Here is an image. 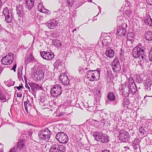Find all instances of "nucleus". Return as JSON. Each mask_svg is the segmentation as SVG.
I'll use <instances>...</instances> for the list:
<instances>
[{
  "label": "nucleus",
  "mask_w": 152,
  "mask_h": 152,
  "mask_svg": "<svg viewBox=\"0 0 152 152\" xmlns=\"http://www.w3.org/2000/svg\"><path fill=\"white\" fill-rule=\"evenodd\" d=\"M119 90L120 94L122 96L126 97L130 95L131 97L137 92L130 87L126 83H121L120 85Z\"/></svg>",
  "instance_id": "1"
},
{
  "label": "nucleus",
  "mask_w": 152,
  "mask_h": 152,
  "mask_svg": "<svg viewBox=\"0 0 152 152\" xmlns=\"http://www.w3.org/2000/svg\"><path fill=\"white\" fill-rule=\"evenodd\" d=\"M145 48L141 44H139L137 46L134 47L132 50V55L135 58H139L143 60L144 57V55Z\"/></svg>",
  "instance_id": "2"
},
{
  "label": "nucleus",
  "mask_w": 152,
  "mask_h": 152,
  "mask_svg": "<svg viewBox=\"0 0 152 152\" xmlns=\"http://www.w3.org/2000/svg\"><path fill=\"white\" fill-rule=\"evenodd\" d=\"M51 134V131H50L47 128L40 130L38 133L39 139L46 141L49 140Z\"/></svg>",
  "instance_id": "3"
},
{
  "label": "nucleus",
  "mask_w": 152,
  "mask_h": 152,
  "mask_svg": "<svg viewBox=\"0 0 152 152\" xmlns=\"http://www.w3.org/2000/svg\"><path fill=\"white\" fill-rule=\"evenodd\" d=\"M100 70L99 68L96 70H89L87 72L88 78L91 81L98 80L100 77Z\"/></svg>",
  "instance_id": "4"
},
{
  "label": "nucleus",
  "mask_w": 152,
  "mask_h": 152,
  "mask_svg": "<svg viewBox=\"0 0 152 152\" xmlns=\"http://www.w3.org/2000/svg\"><path fill=\"white\" fill-rule=\"evenodd\" d=\"M93 136L97 141L103 143H106L109 142V137L106 133H99L95 132L93 134Z\"/></svg>",
  "instance_id": "5"
},
{
  "label": "nucleus",
  "mask_w": 152,
  "mask_h": 152,
  "mask_svg": "<svg viewBox=\"0 0 152 152\" xmlns=\"http://www.w3.org/2000/svg\"><path fill=\"white\" fill-rule=\"evenodd\" d=\"M62 88L60 85L56 84L52 86L50 93L52 97H57L62 93Z\"/></svg>",
  "instance_id": "6"
},
{
  "label": "nucleus",
  "mask_w": 152,
  "mask_h": 152,
  "mask_svg": "<svg viewBox=\"0 0 152 152\" xmlns=\"http://www.w3.org/2000/svg\"><path fill=\"white\" fill-rule=\"evenodd\" d=\"M2 14L5 18V20L7 23H11L14 19L13 13L12 10L8 7H5L2 11Z\"/></svg>",
  "instance_id": "7"
},
{
  "label": "nucleus",
  "mask_w": 152,
  "mask_h": 152,
  "mask_svg": "<svg viewBox=\"0 0 152 152\" xmlns=\"http://www.w3.org/2000/svg\"><path fill=\"white\" fill-rule=\"evenodd\" d=\"M112 69L115 74L119 73L121 69V65L118 59L115 57L112 63Z\"/></svg>",
  "instance_id": "8"
},
{
  "label": "nucleus",
  "mask_w": 152,
  "mask_h": 152,
  "mask_svg": "<svg viewBox=\"0 0 152 152\" xmlns=\"http://www.w3.org/2000/svg\"><path fill=\"white\" fill-rule=\"evenodd\" d=\"M57 140L61 143H66L68 140L67 135L63 132H59L57 134L56 136Z\"/></svg>",
  "instance_id": "9"
},
{
  "label": "nucleus",
  "mask_w": 152,
  "mask_h": 152,
  "mask_svg": "<svg viewBox=\"0 0 152 152\" xmlns=\"http://www.w3.org/2000/svg\"><path fill=\"white\" fill-rule=\"evenodd\" d=\"M14 59V55L11 53L4 56L1 60V63L4 65L11 64Z\"/></svg>",
  "instance_id": "10"
},
{
  "label": "nucleus",
  "mask_w": 152,
  "mask_h": 152,
  "mask_svg": "<svg viewBox=\"0 0 152 152\" xmlns=\"http://www.w3.org/2000/svg\"><path fill=\"white\" fill-rule=\"evenodd\" d=\"M127 27V24L124 23H123V25H121L117 29V35L121 37H123L125 36L126 30V28Z\"/></svg>",
  "instance_id": "11"
},
{
  "label": "nucleus",
  "mask_w": 152,
  "mask_h": 152,
  "mask_svg": "<svg viewBox=\"0 0 152 152\" xmlns=\"http://www.w3.org/2000/svg\"><path fill=\"white\" fill-rule=\"evenodd\" d=\"M119 139L123 142H127L129 140L130 135L126 131L121 130L119 134Z\"/></svg>",
  "instance_id": "12"
},
{
  "label": "nucleus",
  "mask_w": 152,
  "mask_h": 152,
  "mask_svg": "<svg viewBox=\"0 0 152 152\" xmlns=\"http://www.w3.org/2000/svg\"><path fill=\"white\" fill-rule=\"evenodd\" d=\"M25 148V145L23 142L19 141L17 145V147L15 149V148H12L9 152H23V149Z\"/></svg>",
  "instance_id": "13"
},
{
  "label": "nucleus",
  "mask_w": 152,
  "mask_h": 152,
  "mask_svg": "<svg viewBox=\"0 0 152 152\" xmlns=\"http://www.w3.org/2000/svg\"><path fill=\"white\" fill-rule=\"evenodd\" d=\"M24 104L25 110L27 113H28V109H31L34 105L33 98L30 97L29 99H27L26 101L24 102Z\"/></svg>",
  "instance_id": "14"
},
{
  "label": "nucleus",
  "mask_w": 152,
  "mask_h": 152,
  "mask_svg": "<svg viewBox=\"0 0 152 152\" xmlns=\"http://www.w3.org/2000/svg\"><path fill=\"white\" fill-rule=\"evenodd\" d=\"M58 22L56 20L53 19L48 21L46 23V26L50 29H54L58 25Z\"/></svg>",
  "instance_id": "15"
},
{
  "label": "nucleus",
  "mask_w": 152,
  "mask_h": 152,
  "mask_svg": "<svg viewBox=\"0 0 152 152\" xmlns=\"http://www.w3.org/2000/svg\"><path fill=\"white\" fill-rule=\"evenodd\" d=\"M40 55L43 59L47 60H51L54 57V55L52 53L47 52L43 51L41 52Z\"/></svg>",
  "instance_id": "16"
},
{
  "label": "nucleus",
  "mask_w": 152,
  "mask_h": 152,
  "mask_svg": "<svg viewBox=\"0 0 152 152\" xmlns=\"http://www.w3.org/2000/svg\"><path fill=\"white\" fill-rule=\"evenodd\" d=\"M114 79V76L112 72L110 70H107L106 74L104 77V80L107 83L113 82Z\"/></svg>",
  "instance_id": "17"
},
{
  "label": "nucleus",
  "mask_w": 152,
  "mask_h": 152,
  "mask_svg": "<svg viewBox=\"0 0 152 152\" xmlns=\"http://www.w3.org/2000/svg\"><path fill=\"white\" fill-rule=\"evenodd\" d=\"M44 77V72L42 70L39 69L36 72L34 75V78L36 81H38L43 79Z\"/></svg>",
  "instance_id": "18"
},
{
  "label": "nucleus",
  "mask_w": 152,
  "mask_h": 152,
  "mask_svg": "<svg viewBox=\"0 0 152 152\" xmlns=\"http://www.w3.org/2000/svg\"><path fill=\"white\" fill-rule=\"evenodd\" d=\"M124 83H127L130 87L133 88L134 90L137 91V87L132 77H129L128 78V82L126 81Z\"/></svg>",
  "instance_id": "19"
},
{
  "label": "nucleus",
  "mask_w": 152,
  "mask_h": 152,
  "mask_svg": "<svg viewBox=\"0 0 152 152\" xmlns=\"http://www.w3.org/2000/svg\"><path fill=\"white\" fill-rule=\"evenodd\" d=\"M17 13L20 17H22L25 15V12L23 11V7L20 4L16 6Z\"/></svg>",
  "instance_id": "20"
},
{
  "label": "nucleus",
  "mask_w": 152,
  "mask_h": 152,
  "mask_svg": "<svg viewBox=\"0 0 152 152\" xmlns=\"http://www.w3.org/2000/svg\"><path fill=\"white\" fill-rule=\"evenodd\" d=\"M28 84L31 89L34 92L37 90H41L42 89L41 86H39L38 84H35L32 82H29Z\"/></svg>",
  "instance_id": "21"
},
{
  "label": "nucleus",
  "mask_w": 152,
  "mask_h": 152,
  "mask_svg": "<svg viewBox=\"0 0 152 152\" xmlns=\"http://www.w3.org/2000/svg\"><path fill=\"white\" fill-rule=\"evenodd\" d=\"M59 78L60 80L63 85L66 86L69 84V80L66 75H61Z\"/></svg>",
  "instance_id": "22"
},
{
  "label": "nucleus",
  "mask_w": 152,
  "mask_h": 152,
  "mask_svg": "<svg viewBox=\"0 0 152 152\" xmlns=\"http://www.w3.org/2000/svg\"><path fill=\"white\" fill-rule=\"evenodd\" d=\"M35 0H26L25 2L26 7L27 8L28 10H31L34 5Z\"/></svg>",
  "instance_id": "23"
},
{
  "label": "nucleus",
  "mask_w": 152,
  "mask_h": 152,
  "mask_svg": "<svg viewBox=\"0 0 152 152\" xmlns=\"http://www.w3.org/2000/svg\"><path fill=\"white\" fill-rule=\"evenodd\" d=\"M122 105L124 109L126 110L127 109L131 108V104L128 99H124Z\"/></svg>",
  "instance_id": "24"
},
{
  "label": "nucleus",
  "mask_w": 152,
  "mask_h": 152,
  "mask_svg": "<svg viewBox=\"0 0 152 152\" xmlns=\"http://www.w3.org/2000/svg\"><path fill=\"white\" fill-rule=\"evenodd\" d=\"M144 84L145 91H150L151 86L152 84V82L151 80L148 79H147Z\"/></svg>",
  "instance_id": "25"
},
{
  "label": "nucleus",
  "mask_w": 152,
  "mask_h": 152,
  "mask_svg": "<svg viewBox=\"0 0 152 152\" xmlns=\"http://www.w3.org/2000/svg\"><path fill=\"white\" fill-rule=\"evenodd\" d=\"M140 140L137 138H136L134 140L132 141V145L134 149L136 150L140 147Z\"/></svg>",
  "instance_id": "26"
},
{
  "label": "nucleus",
  "mask_w": 152,
  "mask_h": 152,
  "mask_svg": "<svg viewBox=\"0 0 152 152\" xmlns=\"http://www.w3.org/2000/svg\"><path fill=\"white\" fill-rule=\"evenodd\" d=\"M64 12L63 8L62 7H61L57 11H53V15L55 16L57 18H60L62 16V14Z\"/></svg>",
  "instance_id": "27"
},
{
  "label": "nucleus",
  "mask_w": 152,
  "mask_h": 152,
  "mask_svg": "<svg viewBox=\"0 0 152 152\" xmlns=\"http://www.w3.org/2000/svg\"><path fill=\"white\" fill-rule=\"evenodd\" d=\"M37 62L36 60L35 59L32 55L31 54L29 57L26 58L25 60V64H27L31 62L35 63Z\"/></svg>",
  "instance_id": "28"
},
{
  "label": "nucleus",
  "mask_w": 152,
  "mask_h": 152,
  "mask_svg": "<svg viewBox=\"0 0 152 152\" xmlns=\"http://www.w3.org/2000/svg\"><path fill=\"white\" fill-rule=\"evenodd\" d=\"M145 39L147 40H152V32L151 31H147L144 34Z\"/></svg>",
  "instance_id": "29"
},
{
  "label": "nucleus",
  "mask_w": 152,
  "mask_h": 152,
  "mask_svg": "<svg viewBox=\"0 0 152 152\" xmlns=\"http://www.w3.org/2000/svg\"><path fill=\"white\" fill-rule=\"evenodd\" d=\"M105 54L107 57L112 58L114 56L115 52L113 50L107 49L105 51Z\"/></svg>",
  "instance_id": "30"
},
{
  "label": "nucleus",
  "mask_w": 152,
  "mask_h": 152,
  "mask_svg": "<svg viewBox=\"0 0 152 152\" xmlns=\"http://www.w3.org/2000/svg\"><path fill=\"white\" fill-rule=\"evenodd\" d=\"M58 144H54L51 147L49 152H59L58 151Z\"/></svg>",
  "instance_id": "31"
},
{
  "label": "nucleus",
  "mask_w": 152,
  "mask_h": 152,
  "mask_svg": "<svg viewBox=\"0 0 152 152\" xmlns=\"http://www.w3.org/2000/svg\"><path fill=\"white\" fill-rule=\"evenodd\" d=\"M101 93L99 91H98V93L96 94L94 96L95 100L94 101V103H99L100 101L101 98Z\"/></svg>",
  "instance_id": "32"
},
{
  "label": "nucleus",
  "mask_w": 152,
  "mask_h": 152,
  "mask_svg": "<svg viewBox=\"0 0 152 152\" xmlns=\"http://www.w3.org/2000/svg\"><path fill=\"white\" fill-rule=\"evenodd\" d=\"M144 23L150 26H152V19L151 17L149 16L146 18L144 21Z\"/></svg>",
  "instance_id": "33"
},
{
  "label": "nucleus",
  "mask_w": 152,
  "mask_h": 152,
  "mask_svg": "<svg viewBox=\"0 0 152 152\" xmlns=\"http://www.w3.org/2000/svg\"><path fill=\"white\" fill-rule=\"evenodd\" d=\"M107 98L110 101H114L115 99V94L113 92H110L108 94Z\"/></svg>",
  "instance_id": "34"
},
{
  "label": "nucleus",
  "mask_w": 152,
  "mask_h": 152,
  "mask_svg": "<svg viewBox=\"0 0 152 152\" xmlns=\"http://www.w3.org/2000/svg\"><path fill=\"white\" fill-rule=\"evenodd\" d=\"M136 82L138 83L143 82V79L140 75H137L136 76Z\"/></svg>",
  "instance_id": "35"
},
{
  "label": "nucleus",
  "mask_w": 152,
  "mask_h": 152,
  "mask_svg": "<svg viewBox=\"0 0 152 152\" xmlns=\"http://www.w3.org/2000/svg\"><path fill=\"white\" fill-rule=\"evenodd\" d=\"M123 17L122 16H120L117 17V23H118L119 24L121 25H123V23H124L123 22L124 21L123 19Z\"/></svg>",
  "instance_id": "36"
},
{
  "label": "nucleus",
  "mask_w": 152,
  "mask_h": 152,
  "mask_svg": "<svg viewBox=\"0 0 152 152\" xmlns=\"http://www.w3.org/2000/svg\"><path fill=\"white\" fill-rule=\"evenodd\" d=\"M53 45L56 47H58L61 46V41L57 39L53 41Z\"/></svg>",
  "instance_id": "37"
},
{
  "label": "nucleus",
  "mask_w": 152,
  "mask_h": 152,
  "mask_svg": "<svg viewBox=\"0 0 152 152\" xmlns=\"http://www.w3.org/2000/svg\"><path fill=\"white\" fill-rule=\"evenodd\" d=\"M0 99L3 102L7 101L6 96L4 94L1 92H0Z\"/></svg>",
  "instance_id": "38"
},
{
  "label": "nucleus",
  "mask_w": 152,
  "mask_h": 152,
  "mask_svg": "<svg viewBox=\"0 0 152 152\" xmlns=\"http://www.w3.org/2000/svg\"><path fill=\"white\" fill-rule=\"evenodd\" d=\"M40 9L39 11L40 12L47 14H50V13L49 10L45 8L44 7H42V8Z\"/></svg>",
  "instance_id": "39"
},
{
  "label": "nucleus",
  "mask_w": 152,
  "mask_h": 152,
  "mask_svg": "<svg viewBox=\"0 0 152 152\" xmlns=\"http://www.w3.org/2000/svg\"><path fill=\"white\" fill-rule=\"evenodd\" d=\"M15 83V81H13L11 80H9L6 82L5 84L8 86L10 87L11 86H14Z\"/></svg>",
  "instance_id": "40"
},
{
  "label": "nucleus",
  "mask_w": 152,
  "mask_h": 152,
  "mask_svg": "<svg viewBox=\"0 0 152 152\" xmlns=\"http://www.w3.org/2000/svg\"><path fill=\"white\" fill-rule=\"evenodd\" d=\"M61 61L59 60H57L55 63L54 65L56 68H58V66H61Z\"/></svg>",
  "instance_id": "41"
},
{
  "label": "nucleus",
  "mask_w": 152,
  "mask_h": 152,
  "mask_svg": "<svg viewBox=\"0 0 152 152\" xmlns=\"http://www.w3.org/2000/svg\"><path fill=\"white\" fill-rule=\"evenodd\" d=\"M58 151L60 152H65L66 151V148L63 145H58Z\"/></svg>",
  "instance_id": "42"
},
{
  "label": "nucleus",
  "mask_w": 152,
  "mask_h": 152,
  "mask_svg": "<svg viewBox=\"0 0 152 152\" xmlns=\"http://www.w3.org/2000/svg\"><path fill=\"white\" fill-rule=\"evenodd\" d=\"M74 0H66L67 5L69 7H71L74 3Z\"/></svg>",
  "instance_id": "43"
},
{
  "label": "nucleus",
  "mask_w": 152,
  "mask_h": 152,
  "mask_svg": "<svg viewBox=\"0 0 152 152\" xmlns=\"http://www.w3.org/2000/svg\"><path fill=\"white\" fill-rule=\"evenodd\" d=\"M127 38L128 39H131L130 38H133L134 37V34L132 32H128L127 34Z\"/></svg>",
  "instance_id": "44"
},
{
  "label": "nucleus",
  "mask_w": 152,
  "mask_h": 152,
  "mask_svg": "<svg viewBox=\"0 0 152 152\" xmlns=\"http://www.w3.org/2000/svg\"><path fill=\"white\" fill-rule=\"evenodd\" d=\"M18 77L19 80H21L23 79L22 78V71H18Z\"/></svg>",
  "instance_id": "45"
},
{
  "label": "nucleus",
  "mask_w": 152,
  "mask_h": 152,
  "mask_svg": "<svg viewBox=\"0 0 152 152\" xmlns=\"http://www.w3.org/2000/svg\"><path fill=\"white\" fill-rule=\"evenodd\" d=\"M139 130L140 133L142 134H144L146 133V131L144 129V128L142 127H141L139 128Z\"/></svg>",
  "instance_id": "46"
},
{
  "label": "nucleus",
  "mask_w": 152,
  "mask_h": 152,
  "mask_svg": "<svg viewBox=\"0 0 152 152\" xmlns=\"http://www.w3.org/2000/svg\"><path fill=\"white\" fill-rule=\"evenodd\" d=\"M78 71L80 74H83L84 72V68L83 66H80L78 68Z\"/></svg>",
  "instance_id": "47"
},
{
  "label": "nucleus",
  "mask_w": 152,
  "mask_h": 152,
  "mask_svg": "<svg viewBox=\"0 0 152 152\" xmlns=\"http://www.w3.org/2000/svg\"><path fill=\"white\" fill-rule=\"evenodd\" d=\"M148 58L149 61H152V48L150 49L148 56Z\"/></svg>",
  "instance_id": "48"
},
{
  "label": "nucleus",
  "mask_w": 152,
  "mask_h": 152,
  "mask_svg": "<svg viewBox=\"0 0 152 152\" xmlns=\"http://www.w3.org/2000/svg\"><path fill=\"white\" fill-rule=\"evenodd\" d=\"M124 11L125 13L127 14L128 16H129L132 13V11L129 9L128 10H124Z\"/></svg>",
  "instance_id": "49"
},
{
  "label": "nucleus",
  "mask_w": 152,
  "mask_h": 152,
  "mask_svg": "<svg viewBox=\"0 0 152 152\" xmlns=\"http://www.w3.org/2000/svg\"><path fill=\"white\" fill-rule=\"evenodd\" d=\"M42 7H44V6H43L42 4V3H39L38 5V11L40 10V9H41Z\"/></svg>",
  "instance_id": "50"
},
{
  "label": "nucleus",
  "mask_w": 152,
  "mask_h": 152,
  "mask_svg": "<svg viewBox=\"0 0 152 152\" xmlns=\"http://www.w3.org/2000/svg\"><path fill=\"white\" fill-rule=\"evenodd\" d=\"M106 121V119L104 118H102V119L100 120L99 121H97L98 122H99L101 124H103V125H104Z\"/></svg>",
  "instance_id": "51"
},
{
  "label": "nucleus",
  "mask_w": 152,
  "mask_h": 152,
  "mask_svg": "<svg viewBox=\"0 0 152 152\" xmlns=\"http://www.w3.org/2000/svg\"><path fill=\"white\" fill-rule=\"evenodd\" d=\"M144 60H141L140 61H138V64L139 65H140L141 67H142L143 66V64L144 63Z\"/></svg>",
  "instance_id": "52"
},
{
  "label": "nucleus",
  "mask_w": 152,
  "mask_h": 152,
  "mask_svg": "<svg viewBox=\"0 0 152 152\" xmlns=\"http://www.w3.org/2000/svg\"><path fill=\"white\" fill-rule=\"evenodd\" d=\"M23 87V85L22 83H21V85H20L19 86H16L15 87V88H16L18 90H20L21 88Z\"/></svg>",
  "instance_id": "53"
},
{
  "label": "nucleus",
  "mask_w": 152,
  "mask_h": 152,
  "mask_svg": "<svg viewBox=\"0 0 152 152\" xmlns=\"http://www.w3.org/2000/svg\"><path fill=\"white\" fill-rule=\"evenodd\" d=\"M17 66V64H15L14 65L12 69H11V70H13L14 72H15L16 71V68Z\"/></svg>",
  "instance_id": "54"
},
{
  "label": "nucleus",
  "mask_w": 152,
  "mask_h": 152,
  "mask_svg": "<svg viewBox=\"0 0 152 152\" xmlns=\"http://www.w3.org/2000/svg\"><path fill=\"white\" fill-rule=\"evenodd\" d=\"M146 2L150 5H152V0H146Z\"/></svg>",
  "instance_id": "55"
},
{
  "label": "nucleus",
  "mask_w": 152,
  "mask_h": 152,
  "mask_svg": "<svg viewBox=\"0 0 152 152\" xmlns=\"http://www.w3.org/2000/svg\"><path fill=\"white\" fill-rule=\"evenodd\" d=\"M118 116H119L118 115H116L115 116V118H114V119L115 121H118L119 120V118H118Z\"/></svg>",
  "instance_id": "56"
},
{
  "label": "nucleus",
  "mask_w": 152,
  "mask_h": 152,
  "mask_svg": "<svg viewBox=\"0 0 152 152\" xmlns=\"http://www.w3.org/2000/svg\"><path fill=\"white\" fill-rule=\"evenodd\" d=\"M25 86V87L27 88H28V89L29 91H30V87L29 86L28 84L26 82Z\"/></svg>",
  "instance_id": "57"
},
{
  "label": "nucleus",
  "mask_w": 152,
  "mask_h": 152,
  "mask_svg": "<svg viewBox=\"0 0 152 152\" xmlns=\"http://www.w3.org/2000/svg\"><path fill=\"white\" fill-rule=\"evenodd\" d=\"M124 54L122 53H121L120 54V58L121 59H123L124 58Z\"/></svg>",
  "instance_id": "58"
},
{
  "label": "nucleus",
  "mask_w": 152,
  "mask_h": 152,
  "mask_svg": "<svg viewBox=\"0 0 152 152\" xmlns=\"http://www.w3.org/2000/svg\"><path fill=\"white\" fill-rule=\"evenodd\" d=\"M64 115V113H60L57 115V116L58 117H61L62 116H63Z\"/></svg>",
  "instance_id": "59"
},
{
  "label": "nucleus",
  "mask_w": 152,
  "mask_h": 152,
  "mask_svg": "<svg viewBox=\"0 0 152 152\" xmlns=\"http://www.w3.org/2000/svg\"><path fill=\"white\" fill-rule=\"evenodd\" d=\"M102 152H110V151L108 150H105L102 151Z\"/></svg>",
  "instance_id": "60"
},
{
  "label": "nucleus",
  "mask_w": 152,
  "mask_h": 152,
  "mask_svg": "<svg viewBox=\"0 0 152 152\" xmlns=\"http://www.w3.org/2000/svg\"><path fill=\"white\" fill-rule=\"evenodd\" d=\"M98 8L99 9V11L98 14L96 15V16H97L99 13L101 12V9L100 8V7L99 6H98Z\"/></svg>",
  "instance_id": "61"
},
{
  "label": "nucleus",
  "mask_w": 152,
  "mask_h": 152,
  "mask_svg": "<svg viewBox=\"0 0 152 152\" xmlns=\"http://www.w3.org/2000/svg\"><path fill=\"white\" fill-rule=\"evenodd\" d=\"M124 148H125L126 149H129V147H128L126 146V147H124Z\"/></svg>",
  "instance_id": "62"
},
{
  "label": "nucleus",
  "mask_w": 152,
  "mask_h": 152,
  "mask_svg": "<svg viewBox=\"0 0 152 152\" xmlns=\"http://www.w3.org/2000/svg\"><path fill=\"white\" fill-rule=\"evenodd\" d=\"M117 104V102H114L113 103V104L114 105H116Z\"/></svg>",
  "instance_id": "63"
},
{
  "label": "nucleus",
  "mask_w": 152,
  "mask_h": 152,
  "mask_svg": "<svg viewBox=\"0 0 152 152\" xmlns=\"http://www.w3.org/2000/svg\"><path fill=\"white\" fill-rule=\"evenodd\" d=\"M24 79L25 80V82H26V76H24Z\"/></svg>",
  "instance_id": "64"
}]
</instances>
